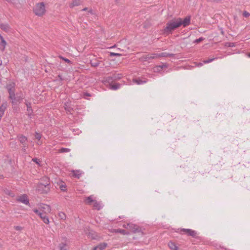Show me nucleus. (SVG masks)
Returning <instances> with one entry per match:
<instances>
[{
    "instance_id": "1",
    "label": "nucleus",
    "mask_w": 250,
    "mask_h": 250,
    "mask_svg": "<svg viewBox=\"0 0 250 250\" xmlns=\"http://www.w3.org/2000/svg\"><path fill=\"white\" fill-rule=\"evenodd\" d=\"M180 23L177 18L168 21L163 29V34L167 35L172 34L174 30L180 27Z\"/></svg>"
},
{
    "instance_id": "2",
    "label": "nucleus",
    "mask_w": 250,
    "mask_h": 250,
    "mask_svg": "<svg viewBox=\"0 0 250 250\" xmlns=\"http://www.w3.org/2000/svg\"><path fill=\"white\" fill-rule=\"evenodd\" d=\"M43 183L38 184L36 190L40 194H46L50 191V182L48 178L45 177L43 180Z\"/></svg>"
},
{
    "instance_id": "3",
    "label": "nucleus",
    "mask_w": 250,
    "mask_h": 250,
    "mask_svg": "<svg viewBox=\"0 0 250 250\" xmlns=\"http://www.w3.org/2000/svg\"><path fill=\"white\" fill-rule=\"evenodd\" d=\"M45 12V5L43 2L37 4L34 8V12L36 15L39 16L43 15Z\"/></svg>"
},
{
    "instance_id": "4",
    "label": "nucleus",
    "mask_w": 250,
    "mask_h": 250,
    "mask_svg": "<svg viewBox=\"0 0 250 250\" xmlns=\"http://www.w3.org/2000/svg\"><path fill=\"white\" fill-rule=\"evenodd\" d=\"M9 98L12 100V104L15 105L20 103L23 99V96L21 93H14L13 97H10Z\"/></svg>"
},
{
    "instance_id": "5",
    "label": "nucleus",
    "mask_w": 250,
    "mask_h": 250,
    "mask_svg": "<svg viewBox=\"0 0 250 250\" xmlns=\"http://www.w3.org/2000/svg\"><path fill=\"white\" fill-rule=\"evenodd\" d=\"M180 233L182 234H186L194 238H196L197 235V233L196 231L189 229H182L180 230Z\"/></svg>"
},
{
    "instance_id": "6",
    "label": "nucleus",
    "mask_w": 250,
    "mask_h": 250,
    "mask_svg": "<svg viewBox=\"0 0 250 250\" xmlns=\"http://www.w3.org/2000/svg\"><path fill=\"white\" fill-rule=\"evenodd\" d=\"M6 88L9 93V98L14 96L15 92V83H10L6 85Z\"/></svg>"
},
{
    "instance_id": "7",
    "label": "nucleus",
    "mask_w": 250,
    "mask_h": 250,
    "mask_svg": "<svg viewBox=\"0 0 250 250\" xmlns=\"http://www.w3.org/2000/svg\"><path fill=\"white\" fill-rule=\"evenodd\" d=\"M178 21L180 22V26L183 25V27H186L189 25L190 23V17L187 16L183 20L181 18H177Z\"/></svg>"
},
{
    "instance_id": "8",
    "label": "nucleus",
    "mask_w": 250,
    "mask_h": 250,
    "mask_svg": "<svg viewBox=\"0 0 250 250\" xmlns=\"http://www.w3.org/2000/svg\"><path fill=\"white\" fill-rule=\"evenodd\" d=\"M68 242L65 238H63L58 246L59 250H67L69 248Z\"/></svg>"
},
{
    "instance_id": "9",
    "label": "nucleus",
    "mask_w": 250,
    "mask_h": 250,
    "mask_svg": "<svg viewBox=\"0 0 250 250\" xmlns=\"http://www.w3.org/2000/svg\"><path fill=\"white\" fill-rule=\"evenodd\" d=\"M158 58L157 53H154L143 55L141 57V60L143 61H148L150 59H156Z\"/></svg>"
},
{
    "instance_id": "10",
    "label": "nucleus",
    "mask_w": 250,
    "mask_h": 250,
    "mask_svg": "<svg viewBox=\"0 0 250 250\" xmlns=\"http://www.w3.org/2000/svg\"><path fill=\"white\" fill-rule=\"evenodd\" d=\"M17 201L21 202L26 205H29L30 204L28 196L26 194H25L19 196L17 198Z\"/></svg>"
},
{
    "instance_id": "11",
    "label": "nucleus",
    "mask_w": 250,
    "mask_h": 250,
    "mask_svg": "<svg viewBox=\"0 0 250 250\" xmlns=\"http://www.w3.org/2000/svg\"><path fill=\"white\" fill-rule=\"evenodd\" d=\"M83 1L82 0H73L68 3L69 8H73L74 7L79 6L82 4Z\"/></svg>"
},
{
    "instance_id": "12",
    "label": "nucleus",
    "mask_w": 250,
    "mask_h": 250,
    "mask_svg": "<svg viewBox=\"0 0 250 250\" xmlns=\"http://www.w3.org/2000/svg\"><path fill=\"white\" fill-rule=\"evenodd\" d=\"M25 104L27 106V114L30 118H32L33 111L31 107V104L26 101H25Z\"/></svg>"
},
{
    "instance_id": "13",
    "label": "nucleus",
    "mask_w": 250,
    "mask_h": 250,
    "mask_svg": "<svg viewBox=\"0 0 250 250\" xmlns=\"http://www.w3.org/2000/svg\"><path fill=\"white\" fill-rule=\"evenodd\" d=\"M40 209L41 210V212L43 213H50L51 210V207L50 206L47 205H43L42 206H41L40 207Z\"/></svg>"
},
{
    "instance_id": "14",
    "label": "nucleus",
    "mask_w": 250,
    "mask_h": 250,
    "mask_svg": "<svg viewBox=\"0 0 250 250\" xmlns=\"http://www.w3.org/2000/svg\"><path fill=\"white\" fill-rule=\"evenodd\" d=\"M48 213H42L41 215L39 216L42 221L46 224H49V220L47 214Z\"/></svg>"
},
{
    "instance_id": "15",
    "label": "nucleus",
    "mask_w": 250,
    "mask_h": 250,
    "mask_svg": "<svg viewBox=\"0 0 250 250\" xmlns=\"http://www.w3.org/2000/svg\"><path fill=\"white\" fill-rule=\"evenodd\" d=\"M133 82L137 84H142L146 83L147 82V80L146 78H144L143 79H142L138 78L136 79H134L133 80Z\"/></svg>"
},
{
    "instance_id": "16",
    "label": "nucleus",
    "mask_w": 250,
    "mask_h": 250,
    "mask_svg": "<svg viewBox=\"0 0 250 250\" xmlns=\"http://www.w3.org/2000/svg\"><path fill=\"white\" fill-rule=\"evenodd\" d=\"M93 203V207L94 209L100 210L103 207L101 202H98L96 200H94Z\"/></svg>"
},
{
    "instance_id": "17",
    "label": "nucleus",
    "mask_w": 250,
    "mask_h": 250,
    "mask_svg": "<svg viewBox=\"0 0 250 250\" xmlns=\"http://www.w3.org/2000/svg\"><path fill=\"white\" fill-rule=\"evenodd\" d=\"M7 103L5 102L2 104L0 106V117H2L4 114V111L7 108Z\"/></svg>"
},
{
    "instance_id": "18",
    "label": "nucleus",
    "mask_w": 250,
    "mask_h": 250,
    "mask_svg": "<svg viewBox=\"0 0 250 250\" xmlns=\"http://www.w3.org/2000/svg\"><path fill=\"white\" fill-rule=\"evenodd\" d=\"M0 39L1 40V42L0 43V45H1V47L0 48V50L1 51H4L5 50V46L6 45V42L3 39V37L0 34Z\"/></svg>"
},
{
    "instance_id": "19",
    "label": "nucleus",
    "mask_w": 250,
    "mask_h": 250,
    "mask_svg": "<svg viewBox=\"0 0 250 250\" xmlns=\"http://www.w3.org/2000/svg\"><path fill=\"white\" fill-rule=\"evenodd\" d=\"M107 246V244L103 243L99 244L93 249V250H104Z\"/></svg>"
},
{
    "instance_id": "20",
    "label": "nucleus",
    "mask_w": 250,
    "mask_h": 250,
    "mask_svg": "<svg viewBox=\"0 0 250 250\" xmlns=\"http://www.w3.org/2000/svg\"><path fill=\"white\" fill-rule=\"evenodd\" d=\"M72 173L73 177L79 179L82 174V172L80 170H73L72 171Z\"/></svg>"
},
{
    "instance_id": "21",
    "label": "nucleus",
    "mask_w": 250,
    "mask_h": 250,
    "mask_svg": "<svg viewBox=\"0 0 250 250\" xmlns=\"http://www.w3.org/2000/svg\"><path fill=\"white\" fill-rule=\"evenodd\" d=\"M93 196L92 195H90L88 197L85 198L84 200V203L87 205H91L92 203H93L95 200L93 199Z\"/></svg>"
},
{
    "instance_id": "22",
    "label": "nucleus",
    "mask_w": 250,
    "mask_h": 250,
    "mask_svg": "<svg viewBox=\"0 0 250 250\" xmlns=\"http://www.w3.org/2000/svg\"><path fill=\"white\" fill-rule=\"evenodd\" d=\"M0 28L5 32H8L10 29V26L7 23L0 24Z\"/></svg>"
},
{
    "instance_id": "23",
    "label": "nucleus",
    "mask_w": 250,
    "mask_h": 250,
    "mask_svg": "<svg viewBox=\"0 0 250 250\" xmlns=\"http://www.w3.org/2000/svg\"><path fill=\"white\" fill-rule=\"evenodd\" d=\"M158 58H162V57H173L174 55L173 54H170L167 52H162L158 53Z\"/></svg>"
},
{
    "instance_id": "24",
    "label": "nucleus",
    "mask_w": 250,
    "mask_h": 250,
    "mask_svg": "<svg viewBox=\"0 0 250 250\" xmlns=\"http://www.w3.org/2000/svg\"><path fill=\"white\" fill-rule=\"evenodd\" d=\"M121 84L119 83H112L110 84L109 88L112 90H117L120 88Z\"/></svg>"
},
{
    "instance_id": "25",
    "label": "nucleus",
    "mask_w": 250,
    "mask_h": 250,
    "mask_svg": "<svg viewBox=\"0 0 250 250\" xmlns=\"http://www.w3.org/2000/svg\"><path fill=\"white\" fill-rule=\"evenodd\" d=\"M129 230L132 231L134 233L141 231V229L137 225L134 224V227L130 226V227L129 229Z\"/></svg>"
},
{
    "instance_id": "26",
    "label": "nucleus",
    "mask_w": 250,
    "mask_h": 250,
    "mask_svg": "<svg viewBox=\"0 0 250 250\" xmlns=\"http://www.w3.org/2000/svg\"><path fill=\"white\" fill-rule=\"evenodd\" d=\"M168 246L169 248V249H171V250H178V247L176 246V244L172 241H170L168 243Z\"/></svg>"
},
{
    "instance_id": "27",
    "label": "nucleus",
    "mask_w": 250,
    "mask_h": 250,
    "mask_svg": "<svg viewBox=\"0 0 250 250\" xmlns=\"http://www.w3.org/2000/svg\"><path fill=\"white\" fill-rule=\"evenodd\" d=\"M19 140L21 143L23 145H24L25 144H26L27 138L22 135L19 136Z\"/></svg>"
},
{
    "instance_id": "28",
    "label": "nucleus",
    "mask_w": 250,
    "mask_h": 250,
    "mask_svg": "<svg viewBox=\"0 0 250 250\" xmlns=\"http://www.w3.org/2000/svg\"><path fill=\"white\" fill-rule=\"evenodd\" d=\"M100 61L96 59L91 60L90 64L92 66L96 67L99 65Z\"/></svg>"
},
{
    "instance_id": "29",
    "label": "nucleus",
    "mask_w": 250,
    "mask_h": 250,
    "mask_svg": "<svg viewBox=\"0 0 250 250\" xmlns=\"http://www.w3.org/2000/svg\"><path fill=\"white\" fill-rule=\"evenodd\" d=\"M113 81H114L113 78H112V75L111 76L107 77L104 80V82L108 83L109 85L110 84H112L113 83Z\"/></svg>"
},
{
    "instance_id": "30",
    "label": "nucleus",
    "mask_w": 250,
    "mask_h": 250,
    "mask_svg": "<svg viewBox=\"0 0 250 250\" xmlns=\"http://www.w3.org/2000/svg\"><path fill=\"white\" fill-rule=\"evenodd\" d=\"M122 77V75L121 74L115 73L112 75V78H113L114 81L121 79Z\"/></svg>"
},
{
    "instance_id": "31",
    "label": "nucleus",
    "mask_w": 250,
    "mask_h": 250,
    "mask_svg": "<svg viewBox=\"0 0 250 250\" xmlns=\"http://www.w3.org/2000/svg\"><path fill=\"white\" fill-rule=\"evenodd\" d=\"M35 137V138L38 140V142H37V144L39 145H41L42 142H40V139H41L42 135L40 133L36 132Z\"/></svg>"
},
{
    "instance_id": "32",
    "label": "nucleus",
    "mask_w": 250,
    "mask_h": 250,
    "mask_svg": "<svg viewBox=\"0 0 250 250\" xmlns=\"http://www.w3.org/2000/svg\"><path fill=\"white\" fill-rule=\"evenodd\" d=\"M59 188L60 189L63 191H65L67 189L66 185L62 182L60 185Z\"/></svg>"
},
{
    "instance_id": "33",
    "label": "nucleus",
    "mask_w": 250,
    "mask_h": 250,
    "mask_svg": "<svg viewBox=\"0 0 250 250\" xmlns=\"http://www.w3.org/2000/svg\"><path fill=\"white\" fill-rule=\"evenodd\" d=\"M70 151V149L68 148L62 147L59 149V152L60 153H66L69 152Z\"/></svg>"
},
{
    "instance_id": "34",
    "label": "nucleus",
    "mask_w": 250,
    "mask_h": 250,
    "mask_svg": "<svg viewBox=\"0 0 250 250\" xmlns=\"http://www.w3.org/2000/svg\"><path fill=\"white\" fill-rule=\"evenodd\" d=\"M58 216L60 219L65 220L66 218V215L63 212H60L58 213Z\"/></svg>"
},
{
    "instance_id": "35",
    "label": "nucleus",
    "mask_w": 250,
    "mask_h": 250,
    "mask_svg": "<svg viewBox=\"0 0 250 250\" xmlns=\"http://www.w3.org/2000/svg\"><path fill=\"white\" fill-rule=\"evenodd\" d=\"M33 211H34V212H35L36 214H37L38 215H39V216L41 215V214H42V212H41V209H40V208H39V209H37V208H34L33 209Z\"/></svg>"
},
{
    "instance_id": "36",
    "label": "nucleus",
    "mask_w": 250,
    "mask_h": 250,
    "mask_svg": "<svg viewBox=\"0 0 250 250\" xmlns=\"http://www.w3.org/2000/svg\"><path fill=\"white\" fill-rule=\"evenodd\" d=\"M33 211H34V212H35L36 214H37L38 215H39V216L41 215V214H42V212H41V209H40V208H39V209H37V208H34L33 209Z\"/></svg>"
},
{
    "instance_id": "37",
    "label": "nucleus",
    "mask_w": 250,
    "mask_h": 250,
    "mask_svg": "<svg viewBox=\"0 0 250 250\" xmlns=\"http://www.w3.org/2000/svg\"><path fill=\"white\" fill-rule=\"evenodd\" d=\"M130 226L134 227V224L132 223H127L123 225V227L125 229H128L130 227Z\"/></svg>"
},
{
    "instance_id": "38",
    "label": "nucleus",
    "mask_w": 250,
    "mask_h": 250,
    "mask_svg": "<svg viewBox=\"0 0 250 250\" xmlns=\"http://www.w3.org/2000/svg\"><path fill=\"white\" fill-rule=\"evenodd\" d=\"M28 144H24V145H23V146H22V151L23 152H24V153H27V152H26V149H27V148H28Z\"/></svg>"
},
{
    "instance_id": "39",
    "label": "nucleus",
    "mask_w": 250,
    "mask_h": 250,
    "mask_svg": "<svg viewBox=\"0 0 250 250\" xmlns=\"http://www.w3.org/2000/svg\"><path fill=\"white\" fill-rule=\"evenodd\" d=\"M153 70L154 72H160V71L162 70V69L160 68V66H159V65H157L154 67Z\"/></svg>"
},
{
    "instance_id": "40",
    "label": "nucleus",
    "mask_w": 250,
    "mask_h": 250,
    "mask_svg": "<svg viewBox=\"0 0 250 250\" xmlns=\"http://www.w3.org/2000/svg\"><path fill=\"white\" fill-rule=\"evenodd\" d=\"M32 161L36 163L37 164H38L39 165H40V163L41 162V161L39 159H37V158H33Z\"/></svg>"
},
{
    "instance_id": "41",
    "label": "nucleus",
    "mask_w": 250,
    "mask_h": 250,
    "mask_svg": "<svg viewBox=\"0 0 250 250\" xmlns=\"http://www.w3.org/2000/svg\"><path fill=\"white\" fill-rule=\"evenodd\" d=\"M216 58H211V59H208L207 60H205L204 61V62L205 63H209L211 62H212L213 60H214L215 59H216Z\"/></svg>"
},
{
    "instance_id": "42",
    "label": "nucleus",
    "mask_w": 250,
    "mask_h": 250,
    "mask_svg": "<svg viewBox=\"0 0 250 250\" xmlns=\"http://www.w3.org/2000/svg\"><path fill=\"white\" fill-rule=\"evenodd\" d=\"M64 107L66 111L69 112H71L72 108L71 107H68L66 104H65Z\"/></svg>"
},
{
    "instance_id": "43",
    "label": "nucleus",
    "mask_w": 250,
    "mask_h": 250,
    "mask_svg": "<svg viewBox=\"0 0 250 250\" xmlns=\"http://www.w3.org/2000/svg\"><path fill=\"white\" fill-rule=\"evenodd\" d=\"M203 40H204V38H202V37H201V38H200L199 39H197L195 40L194 41V42L196 43H198L200 42H201L203 41Z\"/></svg>"
},
{
    "instance_id": "44",
    "label": "nucleus",
    "mask_w": 250,
    "mask_h": 250,
    "mask_svg": "<svg viewBox=\"0 0 250 250\" xmlns=\"http://www.w3.org/2000/svg\"><path fill=\"white\" fill-rule=\"evenodd\" d=\"M60 58L62 59V60L64 61L67 63H71V62L67 58H64L63 57H61Z\"/></svg>"
},
{
    "instance_id": "45",
    "label": "nucleus",
    "mask_w": 250,
    "mask_h": 250,
    "mask_svg": "<svg viewBox=\"0 0 250 250\" xmlns=\"http://www.w3.org/2000/svg\"><path fill=\"white\" fill-rule=\"evenodd\" d=\"M243 15L244 17L247 18V17H249L250 16V14L248 12H247L246 11H245L243 12Z\"/></svg>"
},
{
    "instance_id": "46",
    "label": "nucleus",
    "mask_w": 250,
    "mask_h": 250,
    "mask_svg": "<svg viewBox=\"0 0 250 250\" xmlns=\"http://www.w3.org/2000/svg\"><path fill=\"white\" fill-rule=\"evenodd\" d=\"M14 229H16V230H21L22 229V228L21 226H14Z\"/></svg>"
},
{
    "instance_id": "47",
    "label": "nucleus",
    "mask_w": 250,
    "mask_h": 250,
    "mask_svg": "<svg viewBox=\"0 0 250 250\" xmlns=\"http://www.w3.org/2000/svg\"><path fill=\"white\" fill-rule=\"evenodd\" d=\"M160 66V68L162 70L164 68H167V65L166 64H162V65H159Z\"/></svg>"
},
{
    "instance_id": "48",
    "label": "nucleus",
    "mask_w": 250,
    "mask_h": 250,
    "mask_svg": "<svg viewBox=\"0 0 250 250\" xmlns=\"http://www.w3.org/2000/svg\"><path fill=\"white\" fill-rule=\"evenodd\" d=\"M119 55H120L119 54L116 53H111V54H110L111 56H119Z\"/></svg>"
},
{
    "instance_id": "49",
    "label": "nucleus",
    "mask_w": 250,
    "mask_h": 250,
    "mask_svg": "<svg viewBox=\"0 0 250 250\" xmlns=\"http://www.w3.org/2000/svg\"><path fill=\"white\" fill-rule=\"evenodd\" d=\"M229 47H233L234 46V44L233 42H229Z\"/></svg>"
},
{
    "instance_id": "50",
    "label": "nucleus",
    "mask_w": 250,
    "mask_h": 250,
    "mask_svg": "<svg viewBox=\"0 0 250 250\" xmlns=\"http://www.w3.org/2000/svg\"><path fill=\"white\" fill-rule=\"evenodd\" d=\"M83 95H84V97H85V96H87V97L90 96V94L89 93H85Z\"/></svg>"
},
{
    "instance_id": "51",
    "label": "nucleus",
    "mask_w": 250,
    "mask_h": 250,
    "mask_svg": "<svg viewBox=\"0 0 250 250\" xmlns=\"http://www.w3.org/2000/svg\"><path fill=\"white\" fill-rule=\"evenodd\" d=\"M120 232L125 233V230L124 229H120L119 231Z\"/></svg>"
},
{
    "instance_id": "52",
    "label": "nucleus",
    "mask_w": 250,
    "mask_h": 250,
    "mask_svg": "<svg viewBox=\"0 0 250 250\" xmlns=\"http://www.w3.org/2000/svg\"><path fill=\"white\" fill-rule=\"evenodd\" d=\"M87 10H88V8H86V7H85V8H83V9H82V11H87Z\"/></svg>"
},
{
    "instance_id": "53",
    "label": "nucleus",
    "mask_w": 250,
    "mask_h": 250,
    "mask_svg": "<svg viewBox=\"0 0 250 250\" xmlns=\"http://www.w3.org/2000/svg\"><path fill=\"white\" fill-rule=\"evenodd\" d=\"M58 77L59 78V79H60L61 80H63V79L61 75H58Z\"/></svg>"
},
{
    "instance_id": "54",
    "label": "nucleus",
    "mask_w": 250,
    "mask_h": 250,
    "mask_svg": "<svg viewBox=\"0 0 250 250\" xmlns=\"http://www.w3.org/2000/svg\"><path fill=\"white\" fill-rule=\"evenodd\" d=\"M88 12L90 14H92V10L91 9H90L88 11Z\"/></svg>"
},
{
    "instance_id": "55",
    "label": "nucleus",
    "mask_w": 250,
    "mask_h": 250,
    "mask_svg": "<svg viewBox=\"0 0 250 250\" xmlns=\"http://www.w3.org/2000/svg\"><path fill=\"white\" fill-rule=\"evenodd\" d=\"M218 0H208V1H218Z\"/></svg>"
},
{
    "instance_id": "56",
    "label": "nucleus",
    "mask_w": 250,
    "mask_h": 250,
    "mask_svg": "<svg viewBox=\"0 0 250 250\" xmlns=\"http://www.w3.org/2000/svg\"><path fill=\"white\" fill-rule=\"evenodd\" d=\"M248 57L250 58V52L248 53Z\"/></svg>"
},
{
    "instance_id": "57",
    "label": "nucleus",
    "mask_w": 250,
    "mask_h": 250,
    "mask_svg": "<svg viewBox=\"0 0 250 250\" xmlns=\"http://www.w3.org/2000/svg\"><path fill=\"white\" fill-rule=\"evenodd\" d=\"M202 65V64L201 63H200L198 65V66H201Z\"/></svg>"
}]
</instances>
